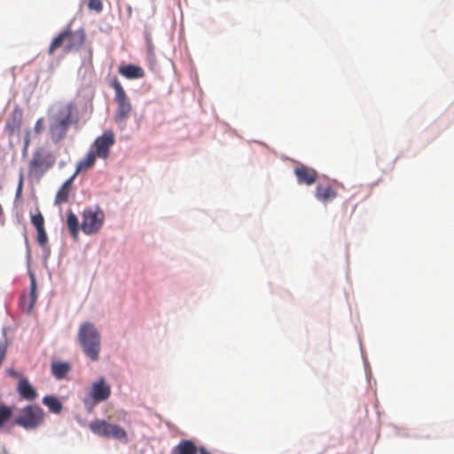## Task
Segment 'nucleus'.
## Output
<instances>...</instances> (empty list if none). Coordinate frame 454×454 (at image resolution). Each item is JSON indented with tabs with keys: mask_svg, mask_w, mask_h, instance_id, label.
Returning a JSON list of instances; mask_svg holds the SVG:
<instances>
[{
	"mask_svg": "<svg viewBox=\"0 0 454 454\" xmlns=\"http://www.w3.org/2000/svg\"><path fill=\"white\" fill-rule=\"evenodd\" d=\"M79 121L76 106L72 102L59 104L49 117V136L54 144L66 138L69 128Z\"/></svg>",
	"mask_w": 454,
	"mask_h": 454,
	"instance_id": "nucleus-1",
	"label": "nucleus"
},
{
	"mask_svg": "<svg viewBox=\"0 0 454 454\" xmlns=\"http://www.w3.org/2000/svg\"><path fill=\"white\" fill-rule=\"evenodd\" d=\"M78 340L84 354L92 361L98 359L101 338L95 325L86 322L81 325L78 331Z\"/></svg>",
	"mask_w": 454,
	"mask_h": 454,
	"instance_id": "nucleus-2",
	"label": "nucleus"
},
{
	"mask_svg": "<svg viewBox=\"0 0 454 454\" xmlns=\"http://www.w3.org/2000/svg\"><path fill=\"white\" fill-rule=\"evenodd\" d=\"M85 41V34L82 29L73 31L67 27L59 33L51 42L49 47V54L52 55L59 48H63L65 54L79 49Z\"/></svg>",
	"mask_w": 454,
	"mask_h": 454,
	"instance_id": "nucleus-3",
	"label": "nucleus"
},
{
	"mask_svg": "<svg viewBox=\"0 0 454 454\" xmlns=\"http://www.w3.org/2000/svg\"><path fill=\"white\" fill-rule=\"evenodd\" d=\"M44 411L37 404H29L20 409L14 424L26 430H35L44 422Z\"/></svg>",
	"mask_w": 454,
	"mask_h": 454,
	"instance_id": "nucleus-4",
	"label": "nucleus"
},
{
	"mask_svg": "<svg viewBox=\"0 0 454 454\" xmlns=\"http://www.w3.org/2000/svg\"><path fill=\"white\" fill-rule=\"evenodd\" d=\"M56 157L43 147L37 148L28 163V172L31 176L40 179L54 164Z\"/></svg>",
	"mask_w": 454,
	"mask_h": 454,
	"instance_id": "nucleus-5",
	"label": "nucleus"
},
{
	"mask_svg": "<svg viewBox=\"0 0 454 454\" xmlns=\"http://www.w3.org/2000/svg\"><path fill=\"white\" fill-rule=\"evenodd\" d=\"M112 88L114 90V101L117 105L116 114L114 120L117 123H125L132 112L131 103L123 90L121 82L114 78L111 82Z\"/></svg>",
	"mask_w": 454,
	"mask_h": 454,
	"instance_id": "nucleus-6",
	"label": "nucleus"
},
{
	"mask_svg": "<svg viewBox=\"0 0 454 454\" xmlns=\"http://www.w3.org/2000/svg\"><path fill=\"white\" fill-rule=\"evenodd\" d=\"M81 229L84 234L98 233L105 222V213L98 206L90 207L82 212Z\"/></svg>",
	"mask_w": 454,
	"mask_h": 454,
	"instance_id": "nucleus-7",
	"label": "nucleus"
},
{
	"mask_svg": "<svg viewBox=\"0 0 454 454\" xmlns=\"http://www.w3.org/2000/svg\"><path fill=\"white\" fill-rule=\"evenodd\" d=\"M89 427L91 432L98 436L127 442V433L119 425L104 419H95Z\"/></svg>",
	"mask_w": 454,
	"mask_h": 454,
	"instance_id": "nucleus-8",
	"label": "nucleus"
},
{
	"mask_svg": "<svg viewBox=\"0 0 454 454\" xmlns=\"http://www.w3.org/2000/svg\"><path fill=\"white\" fill-rule=\"evenodd\" d=\"M114 134L112 130L105 131L100 137L94 141L93 146L98 157L107 159L110 154V148L114 144Z\"/></svg>",
	"mask_w": 454,
	"mask_h": 454,
	"instance_id": "nucleus-9",
	"label": "nucleus"
},
{
	"mask_svg": "<svg viewBox=\"0 0 454 454\" xmlns=\"http://www.w3.org/2000/svg\"><path fill=\"white\" fill-rule=\"evenodd\" d=\"M111 388L105 381L104 378L99 379L91 386V398L95 403H100L109 398Z\"/></svg>",
	"mask_w": 454,
	"mask_h": 454,
	"instance_id": "nucleus-10",
	"label": "nucleus"
},
{
	"mask_svg": "<svg viewBox=\"0 0 454 454\" xmlns=\"http://www.w3.org/2000/svg\"><path fill=\"white\" fill-rule=\"evenodd\" d=\"M36 280L34 274H30V293L20 297V307L22 310L30 312L36 301Z\"/></svg>",
	"mask_w": 454,
	"mask_h": 454,
	"instance_id": "nucleus-11",
	"label": "nucleus"
},
{
	"mask_svg": "<svg viewBox=\"0 0 454 454\" xmlns=\"http://www.w3.org/2000/svg\"><path fill=\"white\" fill-rule=\"evenodd\" d=\"M294 174L296 176L299 184H304L306 185L313 184L317 178V173L314 168H309L305 165H301L294 168Z\"/></svg>",
	"mask_w": 454,
	"mask_h": 454,
	"instance_id": "nucleus-12",
	"label": "nucleus"
},
{
	"mask_svg": "<svg viewBox=\"0 0 454 454\" xmlns=\"http://www.w3.org/2000/svg\"><path fill=\"white\" fill-rule=\"evenodd\" d=\"M17 391L21 398L27 401H34L37 398L36 390L30 385L28 380L25 378L20 380Z\"/></svg>",
	"mask_w": 454,
	"mask_h": 454,
	"instance_id": "nucleus-13",
	"label": "nucleus"
},
{
	"mask_svg": "<svg viewBox=\"0 0 454 454\" xmlns=\"http://www.w3.org/2000/svg\"><path fill=\"white\" fill-rule=\"evenodd\" d=\"M75 177V175L72 176L70 178H68L60 187V189L58 191L54 203L56 205H61L63 203H67L69 200L72 184L74 182V179Z\"/></svg>",
	"mask_w": 454,
	"mask_h": 454,
	"instance_id": "nucleus-14",
	"label": "nucleus"
},
{
	"mask_svg": "<svg viewBox=\"0 0 454 454\" xmlns=\"http://www.w3.org/2000/svg\"><path fill=\"white\" fill-rule=\"evenodd\" d=\"M315 196L318 200L322 201L323 203H325L329 200H333V199H335L337 196V192L329 184H318L316 188Z\"/></svg>",
	"mask_w": 454,
	"mask_h": 454,
	"instance_id": "nucleus-15",
	"label": "nucleus"
},
{
	"mask_svg": "<svg viewBox=\"0 0 454 454\" xmlns=\"http://www.w3.org/2000/svg\"><path fill=\"white\" fill-rule=\"evenodd\" d=\"M118 71L128 79H137L145 76V71L142 67L131 64L120 67Z\"/></svg>",
	"mask_w": 454,
	"mask_h": 454,
	"instance_id": "nucleus-16",
	"label": "nucleus"
},
{
	"mask_svg": "<svg viewBox=\"0 0 454 454\" xmlns=\"http://www.w3.org/2000/svg\"><path fill=\"white\" fill-rule=\"evenodd\" d=\"M198 449L192 441H182L173 450L171 454H197Z\"/></svg>",
	"mask_w": 454,
	"mask_h": 454,
	"instance_id": "nucleus-17",
	"label": "nucleus"
},
{
	"mask_svg": "<svg viewBox=\"0 0 454 454\" xmlns=\"http://www.w3.org/2000/svg\"><path fill=\"white\" fill-rule=\"evenodd\" d=\"M70 370L71 366L68 363L53 362L51 364V372L58 380L64 379Z\"/></svg>",
	"mask_w": 454,
	"mask_h": 454,
	"instance_id": "nucleus-18",
	"label": "nucleus"
},
{
	"mask_svg": "<svg viewBox=\"0 0 454 454\" xmlns=\"http://www.w3.org/2000/svg\"><path fill=\"white\" fill-rule=\"evenodd\" d=\"M43 403L48 407L51 412L59 414L62 411L63 405L61 402L53 395H47L43 398Z\"/></svg>",
	"mask_w": 454,
	"mask_h": 454,
	"instance_id": "nucleus-19",
	"label": "nucleus"
},
{
	"mask_svg": "<svg viewBox=\"0 0 454 454\" xmlns=\"http://www.w3.org/2000/svg\"><path fill=\"white\" fill-rule=\"evenodd\" d=\"M67 225L72 237L74 239H77L79 233V222L77 216L72 211L67 213Z\"/></svg>",
	"mask_w": 454,
	"mask_h": 454,
	"instance_id": "nucleus-20",
	"label": "nucleus"
},
{
	"mask_svg": "<svg viewBox=\"0 0 454 454\" xmlns=\"http://www.w3.org/2000/svg\"><path fill=\"white\" fill-rule=\"evenodd\" d=\"M13 410L12 407L5 404H0V428H3L5 424L12 419Z\"/></svg>",
	"mask_w": 454,
	"mask_h": 454,
	"instance_id": "nucleus-21",
	"label": "nucleus"
},
{
	"mask_svg": "<svg viewBox=\"0 0 454 454\" xmlns=\"http://www.w3.org/2000/svg\"><path fill=\"white\" fill-rule=\"evenodd\" d=\"M98 154L95 152H90L82 160L79 162L78 170H85L91 168L96 161Z\"/></svg>",
	"mask_w": 454,
	"mask_h": 454,
	"instance_id": "nucleus-22",
	"label": "nucleus"
},
{
	"mask_svg": "<svg viewBox=\"0 0 454 454\" xmlns=\"http://www.w3.org/2000/svg\"><path fill=\"white\" fill-rule=\"evenodd\" d=\"M31 223L36 230L44 228V219L40 212L31 216Z\"/></svg>",
	"mask_w": 454,
	"mask_h": 454,
	"instance_id": "nucleus-23",
	"label": "nucleus"
},
{
	"mask_svg": "<svg viewBox=\"0 0 454 454\" xmlns=\"http://www.w3.org/2000/svg\"><path fill=\"white\" fill-rule=\"evenodd\" d=\"M88 7L97 12H100L103 10L102 0H89Z\"/></svg>",
	"mask_w": 454,
	"mask_h": 454,
	"instance_id": "nucleus-24",
	"label": "nucleus"
},
{
	"mask_svg": "<svg viewBox=\"0 0 454 454\" xmlns=\"http://www.w3.org/2000/svg\"><path fill=\"white\" fill-rule=\"evenodd\" d=\"M37 231V242L40 246L44 247L47 244L48 238L46 231L43 229L36 230Z\"/></svg>",
	"mask_w": 454,
	"mask_h": 454,
	"instance_id": "nucleus-25",
	"label": "nucleus"
},
{
	"mask_svg": "<svg viewBox=\"0 0 454 454\" xmlns=\"http://www.w3.org/2000/svg\"><path fill=\"white\" fill-rule=\"evenodd\" d=\"M20 127V121H17L16 123L10 124L8 123L5 127V130L8 132L10 136H12L16 129H19Z\"/></svg>",
	"mask_w": 454,
	"mask_h": 454,
	"instance_id": "nucleus-26",
	"label": "nucleus"
},
{
	"mask_svg": "<svg viewBox=\"0 0 454 454\" xmlns=\"http://www.w3.org/2000/svg\"><path fill=\"white\" fill-rule=\"evenodd\" d=\"M34 129L36 134L42 133V131L43 129V118H40L36 121Z\"/></svg>",
	"mask_w": 454,
	"mask_h": 454,
	"instance_id": "nucleus-27",
	"label": "nucleus"
},
{
	"mask_svg": "<svg viewBox=\"0 0 454 454\" xmlns=\"http://www.w3.org/2000/svg\"><path fill=\"white\" fill-rule=\"evenodd\" d=\"M7 346L5 342H0V364L4 361L6 355Z\"/></svg>",
	"mask_w": 454,
	"mask_h": 454,
	"instance_id": "nucleus-28",
	"label": "nucleus"
},
{
	"mask_svg": "<svg viewBox=\"0 0 454 454\" xmlns=\"http://www.w3.org/2000/svg\"><path fill=\"white\" fill-rule=\"evenodd\" d=\"M200 454H211L208 450H207L204 447L200 448L199 450Z\"/></svg>",
	"mask_w": 454,
	"mask_h": 454,
	"instance_id": "nucleus-29",
	"label": "nucleus"
},
{
	"mask_svg": "<svg viewBox=\"0 0 454 454\" xmlns=\"http://www.w3.org/2000/svg\"><path fill=\"white\" fill-rule=\"evenodd\" d=\"M21 190H22V176L20 177V180L19 187L17 190V194H20L21 192Z\"/></svg>",
	"mask_w": 454,
	"mask_h": 454,
	"instance_id": "nucleus-30",
	"label": "nucleus"
},
{
	"mask_svg": "<svg viewBox=\"0 0 454 454\" xmlns=\"http://www.w3.org/2000/svg\"><path fill=\"white\" fill-rule=\"evenodd\" d=\"M9 374L14 377H17L19 375L18 372L13 370H10Z\"/></svg>",
	"mask_w": 454,
	"mask_h": 454,
	"instance_id": "nucleus-31",
	"label": "nucleus"
},
{
	"mask_svg": "<svg viewBox=\"0 0 454 454\" xmlns=\"http://www.w3.org/2000/svg\"><path fill=\"white\" fill-rule=\"evenodd\" d=\"M28 145H29V137H28V136H27V137H26V139H25V149H27V147L28 146Z\"/></svg>",
	"mask_w": 454,
	"mask_h": 454,
	"instance_id": "nucleus-32",
	"label": "nucleus"
}]
</instances>
